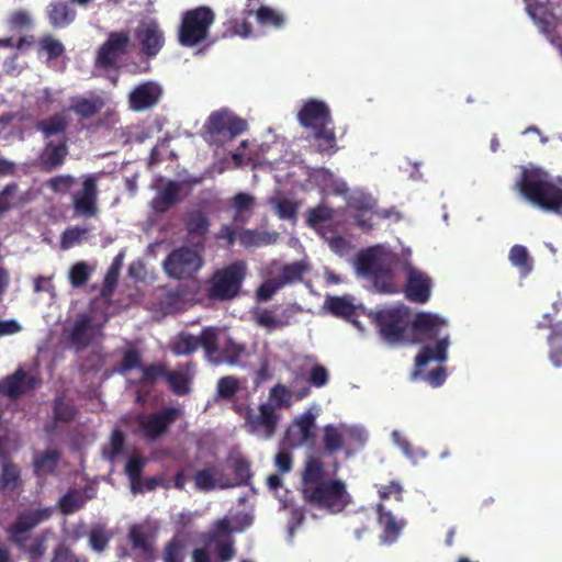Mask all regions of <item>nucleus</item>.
<instances>
[{
	"label": "nucleus",
	"instance_id": "nucleus-1",
	"mask_svg": "<svg viewBox=\"0 0 562 562\" xmlns=\"http://www.w3.org/2000/svg\"><path fill=\"white\" fill-rule=\"evenodd\" d=\"M301 481L304 501L317 508L338 514L350 503L345 482L327 479L326 467L319 456L306 458Z\"/></svg>",
	"mask_w": 562,
	"mask_h": 562
},
{
	"label": "nucleus",
	"instance_id": "nucleus-2",
	"mask_svg": "<svg viewBox=\"0 0 562 562\" xmlns=\"http://www.w3.org/2000/svg\"><path fill=\"white\" fill-rule=\"evenodd\" d=\"M409 325L413 342L436 340L435 346L425 345L416 355L415 369L412 373V379L416 380L420 374V369L430 361L446 362L450 341L448 335L441 336V330L447 326V323L437 315L425 312L417 313Z\"/></svg>",
	"mask_w": 562,
	"mask_h": 562
},
{
	"label": "nucleus",
	"instance_id": "nucleus-3",
	"mask_svg": "<svg viewBox=\"0 0 562 562\" xmlns=\"http://www.w3.org/2000/svg\"><path fill=\"white\" fill-rule=\"evenodd\" d=\"M516 188L532 206L562 215V187L540 168H524Z\"/></svg>",
	"mask_w": 562,
	"mask_h": 562
},
{
	"label": "nucleus",
	"instance_id": "nucleus-4",
	"mask_svg": "<svg viewBox=\"0 0 562 562\" xmlns=\"http://www.w3.org/2000/svg\"><path fill=\"white\" fill-rule=\"evenodd\" d=\"M246 276L247 263L244 260L216 269L205 281V295L214 302L232 301L240 294Z\"/></svg>",
	"mask_w": 562,
	"mask_h": 562
},
{
	"label": "nucleus",
	"instance_id": "nucleus-5",
	"mask_svg": "<svg viewBox=\"0 0 562 562\" xmlns=\"http://www.w3.org/2000/svg\"><path fill=\"white\" fill-rule=\"evenodd\" d=\"M367 440V432L360 428L328 424L323 428L321 456L331 457L342 452L349 459L366 446Z\"/></svg>",
	"mask_w": 562,
	"mask_h": 562
},
{
	"label": "nucleus",
	"instance_id": "nucleus-6",
	"mask_svg": "<svg viewBox=\"0 0 562 562\" xmlns=\"http://www.w3.org/2000/svg\"><path fill=\"white\" fill-rule=\"evenodd\" d=\"M216 14L211 7L199 5L184 11L178 27V42L182 47H195L209 41Z\"/></svg>",
	"mask_w": 562,
	"mask_h": 562
},
{
	"label": "nucleus",
	"instance_id": "nucleus-7",
	"mask_svg": "<svg viewBox=\"0 0 562 562\" xmlns=\"http://www.w3.org/2000/svg\"><path fill=\"white\" fill-rule=\"evenodd\" d=\"M411 310L404 304L379 308L371 313V318L382 339L389 344L407 340L406 333L411 324Z\"/></svg>",
	"mask_w": 562,
	"mask_h": 562
},
{
	"label": "nucleus",
	"instance_id": "nucleus-8",
	"mask_svg": "<svg viewBox=\"0 0 562 562\" xmlns=\"http://www.w3.org/2000/svg\"><path fill=\"white\" fill-rule=\"evenodd\" d=\"M202 255L189 246L173 249L164 260L162 267L169 278L184 280L192 278L202 267Z\"/></svg>",
	"mask_w": 562,
	"mask_h": 562
},
{
	"label": "nucleus",
	"instance_id": "nucleus-9",
	"mask_svg": "<svg viewBox=\"0 0 562 562\" xmlns=\"http://www.w3.org/2000/svg\"><path fill=\"white\" fill-rule=\"evenodd\" d=\"M248 127L247 121L228 109L212 112L207 117L204 130L213 140H232L243 134Z\"/></svg>",
	"mask_w": 562,
	"mask_h": 562
},
{
	"label": "nucleus",
	"instance_id": "nucleus-10",
	"mask_svg": "<svg viewBox=\"0 0 562 562\" xmlns=\"http://www.w3.org/2000/svg\"><path fill=\"white\" fill-rule=\"evenodd\" d=\"M53 514V507L27 509L20 513L8 529L9 540L20 549L25 548L27 533L40 524L48 520Z\"/></svg>",
	"mask_w": 562,
	"mask_h": 562
},
{
	"label": "nucleus",
	"instance_id": "nucleus-11",
	"mask_svg": "<svg viewBox=\"0 0 562 562\" xmlns=\"http://www.w3.org/2000/svg\"><path fill=\"white\" fill-rule=\"evenodd\" d=\"M281 416L276 412V407L268 403H261L256 412L251 409L249 416L244 423V428L250 435L261 439H270L274 436Z\"/></svg>",
	"mask_w": 562,
	"mask_h": 562
},
{
	"label": "nucleus",
	"instance_id": "nucleus-12",
	"mask_svg": "<svg viewBox=\"0 0 562 562\" xmlns=\"http://www.w3.org/2000/svg\"><path fill=\"white\" fill-rule=\"evenodd\" d=\"M316 415L307 409L296 416L288 426L281 445L284 448H299L315 440Z\"/></svg>",
	"mask_w": 562,
	"mask_h": 562
},
{
	"label": "nucleus",
	"instance_id": "nucleus-13",
	"mask_svg": "<svg viewBox=\"0 0 562 562\" xmlns=\"http://www.w3.org/2000/svg\"><path fill=\"white\" fill-rule=\"evenodd\" d=\"M180 416V408L165 407L140 419L138 426L145 439L155 441L162 437Z\"/></svg>",
	"mask_w": 562,
	"mask_h": 562
},
{
	"label": "nucleus",
	"instance_id": "nucleus-14",
	"mask_svg": "<svg viewBox=\"0 0 562 562\" xmlns=\"http://www.w3.org/2000/svg\"><path fill=\"white\" fill-rule=\"evenodd\" d=\"M130 42L128 32H111L97 52L95 65L103 69L115 67L119 59L127 54Z\"/></svg>",
	"mask_w": 562,
	"mask_h": 562
},
{
	"label": "nucleus",
	"instance_id": "nucleus-15",
	"mask_svg": "<svg viewBox=\"0 0 562 562\" xmlns=\"http://www.w3.org/2000/svg\"><path fill=\"white\" fill-rule=\"evenodd\" d=\"M201 182V178H189L182 181L169 180L166 186L159 190L151 201V207L156 213H166L172 206L181 202L180 193L186 190V195L190 194L191 188Z\"/></svg>",
	"mask_w": 562,
	"mask_h": 562
},
{
	"label": "nucleus",
	"instance_id": "nucleus-16",
	"mask_svg": "<svg viewBox=\"0 0 562 562\" xmlns=\"http://www.w3.org/2000/svg\"><path fill=\"white\" fill-rule=\"evenodd\" d=\"M135 38L147 58L156 57L165 45V33L154 19L139 22L135 30Z\"/></svg>",
	"mask_w": 562,
	"mask_h": 562
},
{
	"label": "nucleus",
	"instance_id": "nucleus-17",
	"mask_svg": "<svg viewBox=\"0 0 562 562\" xmlns=\"http://www.w3.org/2000/svg\"><path fill=\"white\" fill-rule=\"evenodd\" d=\"M432 280L431 278L408 265L406 267V284L404 289L405 297L413 303L425 304L431 295Z\"/></svg>",
	"mask_w": 562,
	"mask_h": 562
},
{
	"label": "nucleus",
	"instance_id": "nucleus-18",
	"mask_svg": "<svg viewBox=\"0 0 562 562\" xmlns=\"http://www.w3.org/2000/svg\"><path fill=\"white\" fill-rule=\"evenodd\" d=\"M98 178L94 175H87L82 178V188L74 193L72 204L76 213L93 217L98 213Z\"/></svg>",
	"mask_w": 562,
	"mask_h": 562
},
{
	"label": "nucleus",
	"instance_id": "nucleus-19",
	"mask_svg": "<svg viewBox=\"0 0 562 562\" xmlns=\"http://www.w3.org/2000/svg\"><path fill=\"white\" fill-rule=\"evenodd\" d=\"M375 512L378 524L381 527L380 542L386 546L395 543L406 527L407 521L404 518H397L382 503L376 505Z\"/></svg>",
	"mask_w": 562,
	"mask_h": 562
},
{
	"label": "nucleus",
	"instance_id": "nucleus-20",
	"mask_svg": "<svg viewBox=\"0 0 562 562\" xmlns=\"http://www.w3.org/2000/svg\"><path fill=\"white\" fill-rule=\"evenodd\" d=\"M220 329L215 327V341L214 352L207 356V359L214 364H231L239 363L241 357L246 352L244 344L236 342L233 338L226 337L224 341L220 340Z\"/></svg>",
	"mask_w": 562,
	"mask_h": 562
},
{
	"label": "nucleus",
	"instance_id": "nucleus-21",
	"mask_svg": "<svg viewBox=\"0 0 562 562\" xmlns=\"http://www.w3.org/2000/svg\"><path fill=\"white\" fill-rule=\"evenodd\" d=\"M297 120L304 128H316L333 124L328 105L319 100L310 99L297 114Z\"/></svg>",
	"mask_w": 562,
	"mask_h": 562
},
{
	"label": "nucleus",
	"instance_id": "nucleus-22",
	"mask_svg": "<svg viewBox=\"0 0 562 562\" xmlns=\"http://www.w3.org/2000/svg\"><path fill=\"white\" fill-rule=\"evenodd\" d=\"M215 327H205L199 336L186 335L176 345L175 351L178 355H191L201 347L205 357L214 352Z\"/></svg>",
	"mask_w": 562,
	"mask_h": 562
},
{
	"label": "nucleus",
	"instance_id": "nucleus-23",
	"mask_svg": "<svg viewBox=\"0 0 562 562\" xmlns=\"http://www.w3.org/2000/svg\"><path fill=\"white\" fill-rule=\"evenodd\" d=\"M40 383V379L35 375H27L23 369H18L0 381V392L10 398H18L37 387Z\"/></svg>",
	"mask_w": 562,
	"mask_h": 562
},
{
	"label": "nucleus",
	"instance_id": "nucleus-24",
	"mask_svg": "<svg viewBox=\"0 0 562 562\" xmlns=\"http://www.w3.org/2000/svg\"><path fill=\"white\" fill-rule=\"evenodd\" d=\"M161 98L160 87L146 81L136 86L128 94V106L131 110L139 112L155 106Z\"/></svg>",
	"mask_w": 562,
	"mask_h": 562
},
{
	"label": "nucleus",
	"instance_id": "nucleus-25",
	"mask_svg": "<svg viewBox=\"0 0 562 562\" xmlns=\"http://www.w3.org/2000/svg\"><path fill=\"white\" fill-rule=\"evenodd\" d=\"M325 306L333 316L346 319L360 328L358 307L355 305L351 296H328L325 301Z\"/></svg>",
	"mask_w": 562,
	"mask_h": 562
},
{
	"label": "nucleus",
	"instance_id": "nucleus-26",
	"mask_svg": "<svg viewBox=\"0 0 562 562\" xmlns=\"http://www.w3.org/2000/svg\"><path fill=\"white\" fill-rule=\"evenodd\" d=\"M46 15L54 29H63L74 22L76 11L63 0H54L46 8Z\"/></svg>",
	"mask_w": 562,
	"mask_h": 562
},
{
	"label": "nucleus",
	"instance_id": "nucleus-27",
	"mask_svg": "<svg viewBox=\"0 0 562 562\" xmlns=\"http://www.w3.org/2000/svg\"><path fill=\"white\" fill-rule=\"evenodd\" d=\"M105 105V101L100 95L90 98L77 97L72 99L69 110L75 112L80 119L88 120L98 114Z\"/></svg>",
	"mask_w": 562,
	"mask_h": 562
},
{
	"label": "nucleus",
	"instance_id": "nucleus-28",
	"mask_svg": "<svg viewBox=\"0 0 562 562\" xmlns=\"http://www.w3.org/2000/svg\"><path fill=\"white\" fill-rule=\"evenodd\" d=\"M234 479L231 480L221 474L220 488L248 485L251 479L250 463L244 458H236L233 461Z\"/></svg>",
	"mask_w": 562,
	"mask_h": 562
},
{
	"label": "nucleus",
	"instance_id": "nucleus-29",
	"mask_svg": "<svg viewBox=\"0 0 562 562\" xmlns=\"http://www.w3.org/2000/svg\"><path fill=\"white\" fill-rule=\"evenodd\" d=\"M186 231L192 237H205L211 227V220L202 210H192L186 214Z\"/></svg>",
	"mask_w": 562,
	"mask_h": 562
},
{
	"label": "nucleus",
	"instance_id": "nucleus-30",
	"mask_svg": "<svg viewBox=\"0 0 562 562\" xmlns=\"http://www.w3.org/2000/svg\"><path fill=\"white\" fill-rule=\"evenodd\" d=\"M68 155V146L64 139L59 144H54L52 140L45 144V149L41 156V161L46 170H53L61 166Z\"/></svg>",
	"mask_w": 562,
	"mask_h": 562
},
{
	"label": "nucleus",
	"instance_id": "nucleus-31",
	"mask_svg": "<svg viewBox=\"0 0 562 562\" xmlns=\"http://www.w3.org/2000/svg\"><path fill=\"white\" fill-rule=\"evenodd\" d=\"M68 126L69 119L64 112L55 113L49 117L38 121L36 124L37 131H40L45 138H49L58 134H65Z\"/></svg>",
	"mask_w": 562,
	"mask_h": 562
},
{
	"label": "nucleus",
	"instance_id": "nucleus-32",
	"mask_svg": "<svg viewBox=\"0 0 562 562\" xmlns=\"http://www.w3.org/2000/svg\"><path fill=\"white\" fill-rule=\"evenodd\" d=\"M510 263L518 269L520 278H527L533 269V260L527 249L522 245H514L508 254Z\"/></svg>",
	"mask_w": 562,
	"mask_h": 562
},
{
	"label": "nucleus",
	"instance_id": "nucleus-33",
	"mask_svg": "<svg viewBox=\"0 0 562 562\" xmlns=\"http://www.w3.org/2000/svg\"><path fill=\"white\" fill-rule=\"evenodd\" d=\"M128 540L132 549L138 551L144 558L151 559L154 557V547L149 540L148 533L142 526L134 525L128 531Z\"/></svg>",
	"mask_w": 562,
	"mask_h": 562
},
{
	"label": "nucleus",
	"instance_id": "nucleus-34",
	"mask_svg": "<svg viewBox=\"0 0 562 562\" xmlns=\"http://www.w3.org/2000/svg\"><path fill=\"white\" fill-rule=\"evenodd\" d=\"M90 328L91 321L87 316H82L75 322L74 327L69 334V341L77 350H82L90 345Z\"/></svg>",
	"mask_w": 562,
	"mask_h": 562
},
{
	"label": "nucleus",
	"instance_id": "nucleus-35",
	"mask_svg": "<svg viewBox=\"0 0 562 562\" xmlns=\"http://www.w3.org/2000/svg\"><path fill=\"white\" fill-rule=\"evenodd\" d=\"M22 484L20 468L9 461L3 462L0 474V492L10 493L19 488Z\"/></svg>",
	"mask_w": 562,
	"mask_h": 562
},
{
	"label": "nucleus",
	"instance_id": "nucleus-36",
	"mask_svg": "<svg viewBox=\"0 0 562 562\" xmlns=\"http://www.w3.org/2000/svg\"><path fill=\"white\" fill-rule=\"evenodd\" d=\"M221 474H224L215 465L205 467L196 471L194 475V483L200 491H212L220 487Z\"/></svg>",
	"mask_w": 562,
	"mask_h": 562
},
{
	"label": "nucleus",
	"instance_id": "nucleus-37",
	"mask_svg": "<svg viewBox=\"0 0 562 562\" xmlns=\"http://www.w3.org/2000/svg\"><path fill=\"white\" fill-rule=\"evenodd\" d=\"M314 131V138L317 142V151L334 154L337 150L336 135L329 125H322L316 127Z\"/></svg>",
	"mask_w": 562,
	"mask_h": 562
},
{
	"label": "nucleus",
	"instance_id": "nucleus-38",
	"mask_svg": "<svg viewBox=\"0 0 562 562\" xmlns=\"http://www.w3.org/2000/svg\"><path fill=\"white\" fill-rule=\"evenodd\" d=\"M60 459V452L56 449L46 450L41 456L36 457L33 462L34 473L40 476L43 474H50L57 468Z\"/></svg>",
	"mask_w": 562,
	"mask_h": 562
},
{
	"label": "nucleus",
	"instance_id": "nucleus-39",
	"mask_svg": "<svg viewBox=\"0 0 562 562\" xmlns=\"http://www.w3.org/2000/svg\"><path fill=\"white\" fill-rule=\"evenodd\" d=\"M53 414L55 422L70 423L78 414L72 402L67 401L64 395H58L53 401Z\"/></svg>",
	"mask_w": 562,
	"mask_h": 562
},
{
	"label": "nucleus",
	"instance_id": "nucleus-40",
	"mask_svg": "<svg viewBox=\"0 0 562 562\" xmlns=\"http://www.w3.org/2000/svg\"><path fill=\"white\" fill-rule=\"evenodd\" d=\"M86 505V497L77 490H70L58 501V508L63 515L74 514Z\"/></svg>",
	"mask_w": 562,
	"mask_h": 562
},
{
	"label": "nucleus",
	"instance_id": "nucleus-41",
	"mask_svg": "<svg viewBox=\"0 0 562 562\" xmlns=\"http://www.w3.org/2000/svg\"><path fill=\"white\" fill-rule=\"evenodd\" d=\"M257 22L262 26H273L281 29L285 24V18L280 12L267 5H260L257 8L256 13Z\"/></svg>",
	"mask_w": 562,
	"mask_h": 562
},
{
	"label": "nucleus",
	"instance_id": "nucleus-42",
	"mask_svg": "<svg viewBox=\"0 0 562 562\" xmlns=\"http://www.w3.org/2000/svg\"><path fill=\"white\" fill-rule=\"evenodd\" d=\"M374 288L385 294L397 292V285L391 269L381 267L372 277Z\"/></svg>",
	"mask_w": 562,
	"mask_h": 562
},
{
	"label": "nucleus",
	"instance_id": "nucleus-43",
	"mask_svg": "<svg viewBox=\"0 0 562 562\" xmlns=\"http://www.w3.org/2000/svg\"><path fill=\"white\" fill-rule=\"evenodd\" d=\"M356 265L358 272L368 277H372L382 267L379 258L371 249L361 251L357 256Z\"/></svg>",
	"mask_w": 562,
	"mask_h": 562
},
{
	"label": "nucleus",
	"instance_id": "nucleus-44",
	"mask_svg": "<svg viewBox=\"0 0 562 562\" xmlns=\"http://www.w3.org/2000/svg\"><path fill=\"white\" fill-rule=\"evenodd\" d=\"M225 31L222 34V37H234V36H240V37H249L252 34V25L247 20L232 18L224 22L223 24Z\"/></svg>",
	"mask_w": 562,
	"mask_h": 562
},
{
	"label": "nucleus",
	"instance_id": "nucleus-45",
	"mask_svg": "<svg viewBox=\"0 0 562 562\" xmlns=\"http://www.w3.org/2000/svg\"><path fill=\"white\" fill-rule=\"evenodd\" d=\"M144 467L145 460L139 454L132 456L125 464V473L132 482L133 493L143 492L142 487L137 485V482L140 479Z\"/></svg>",
	"mask_w": 562,
	"mask_h": 562
},
{
	"label": "nucleus",
	"instance_id": "nucleus-46",
	"mask_svg": "<svg viewBox=\"0 0 562 562\" xmlns=\"http://www.w3.org/2000/svg\"><path fill=\"white\" fill-rule=\"evenodd\" d=\"M292 392L283 384H277L269 391L268 404L278 408H289L292 405Z\"/></svg>",
	"mask_w": 562,
	"mask_h": 562
},
{
	"label": "nucleus",
	"instance_id": "nucleus-47",
	"mask_svg": "<svg viewBox=\"0 0 562 562\" xmlns=\"http://www.w3.org/2000/svg\"><path fill=\"white\" fill-rule=\"evenodd\" d=\"M305 271L306 266L302 261H295L285 265L277 279L282 283L283 288L286 284L301 281Z\"/></svg>",
	"mask_w": 562,
	"mask_h": 562
},
{
	"label": "nucleus",
	"instance_id": "nucleus-48",
	"mask_svg": "<svg viewBox=\"0 0 562 562\" xmlns=\"http://www.w3.org/2000/svg\"><path fill=\"white\" fill-rule=\"evenodd\" d=\"M239 390V382L233 375L222 376L216 384L217 396L221 400L233 401Z\"/></svg>",
	"mask_w": 562,
	"mask_h": 562
},
{
	"label": "nucleus",
	"instance_id": "nucleus-49",
	"mask_svg": "<svg viewBox=\"0 0 562 562\" xmlns=\"http://www.w3.org/2000/svg\"><path fill=\"white\" fill-rule=\"evenodd\" d=\"M170 390L176 395H186L190 391V380L188 375L179 371H168L166 375Z\"/></svg>",
	"mask_w": 562,
	"mask_h": 562
},
{
	"label": "nucleus",
	"instance_id": "nucleus-50",
	"mask_svg": "<svg viewBox=\"0 0 562 562\" xmlns=\"http://www.w3.org/2000/svg\"><path fill=\"white\" fill-rule=\"evenodd\" d=\"M256 322L259 326L267 328L268 330H274L277 328L285 327L290 324L289 317H276L270 311L263 310L256 316Z\"/></svg>",
	"mask_w": 562,
	"mask_h": 562
},
{
	"label": "nucleus",
	"instance_id": "nucleus-51",
	"mask_svg": "<svg viewBox=\"0 0 562 562\" xmlns=\"http://www.w3.org/2000/svg\"><path fill=\"white\" fill-rule=\"evenodd\" d=\"M38 44L41 50L47 54V58L49 60L57 59L65 53V47L63 43L54 38L52 35H45L41 37Z\"/></svg>",
	"mask_w": 562,
	"mask_h": 562
},
{
	"label": "nucleus",
	"instance_id": "nucleus-52",
	"mask_svg": "<svg viewBox=\"0 0 562 562\" xmlns=\"http://www.w3.org/2000/svg\"><path fill=\"white\" fill-rule=\"evenodd\" d=\"M111 540V536L103 526L95 525L89 533V544L97 552H103Z\"/></svg>",
	"mask_w": 562,
	"mask_h": 562
},
{
	"label": "nucleus",
	"instance_id": "nucleus-53",
	"mask_svg": "<svg viewBox=\"0 0 562 562\" xmlns=\"http://www.w3.org/2000/svg\"><path fill=\"white\" fill-rule=\"evenodd\" d=\"M274 211L279 218L288 221H296L299 205L285 198L278 199L273 202Z\"/></svg>",
	"mask_w": 562,
	"mask_h": 562
},
{
	"label": "nucleus",
	"instance_id": "nucleus-54",
	"mask_svg": "<svg viewBox=\"0 0 562 562\" xmlns=\"http://www.w3.org/2000/svg\"><path fill=\"white\" fill-rule=\"evenodd\" d=\"M52 535L50 529H45L33 539L32 543L26 548L31 559H40L45 554L47 550L46 542Z\"/></svg>",
	"mask_w": 562,
	"mask_h": 562
},
{
	"label": "nucleus",
	"instance_id": "nucleus-55",
	"mask_svg": "<svg viewBox=\"0 0 562 562\" xmlns=\"http://www.w3.org/2000/svg\"><path fill=\"white\" fill-rule=\"evenodd\" d=\"M120 269L121 262L120 257L117 256L105 273L103 286L101 290V294L103 296L112 295L114 288L119 281Z\"/></svg>",
	"mask_w": 562,
	"mask_h": 562
},
{
	"label": "nucleus",
	"instance_id": "nucleus-56",
	"mask_svg": "<svg viewBox=\"0 0 562 562\" xmlns=\"http://www.w3.org/2000/svg\"><path fill=\"white\" fill-rule=\"evenodd\" d=\"M125 436L122 430L115 429L111 434L109 450H104V456L110 461H115L116 458L124 452Z\"/></svg>",
	"mask_w": 562,
	"mask_h": 562
},
{
	"label": "nucleus",
	"instance_id": "nucleus-57",
	"mask_svg": "<svg viewBox=\"0 0 562 562\" xmlns=\"http://www.w3.org/2000/svg\"><path fill=\"white\" fill-rule=\"evenodd\" d=\"M239 243L245 247L270 244V237L265 232L245 229L239 235Z\"/></svg>",
	"mask_w": 562,
	"mask_h": 562
},
{
	"label": "nucleus",
	"instance_id": "nucleus-58",
	"mask_svg": "<svg viewBox=\"0 0 562 562\" xmlns=\"http://www.w3.org/2000/svg\"><path fill=\"white\" fill-rule=\"evenodd\" d=\"M306 381L311 386L321 389L328 383L329 372L323 364L315 363L308 370Z\"/></svg>",
	"mask_w": 562,
	"mask_h": 562
},
{
	"label": "nucleus",
	"instance_id": "nucleus-59",
	"mask_svg": "<svg viewBox=\"0 0 562 562\" xmlns=\"http://www.w3.org/2000/svg\"><path fill=\"white\" fill-rule=\"evenodd\" d=\"M183 544L178 538L169 540L162 552L164 562H183Z\"/></svg>",
	"mask_w": 562,
	"mask_h": 562
},
{
	"label": "nucleus",
	"instance_id": "nucleus-60",
	"mask_svg": "<svg viewBox=\"0 0 562 562\" xmlns=\"http://www.w3.org/2000/svg\"><path fill=\"white\" fill-rule=\"evenodd\" d=\"M90 277V270L86 262L75 263L69 271V281L74 288L86 284Z\"/></svg>",
	"mask_w": 562,
	"mask_h": 562
},
{
	"label": "nucleus",
	"instance_id": "nucleus-61",
	"mask_svg": "<svg viewBox=\"0 0 562 562\" xmlns=\"http://www.w3.org/2000/svg\"><path fill=\"white\" fill-rule=\"evenodd\" d=\"M403 493L404 488L398 481H391L389 484L378 486V494L381 501H386L393 496L395 501L402 502Z\"/></svg>",
	"mask_w": 562,
	"mask_h": 562
},
{
	"label": "nucleus",
	"instance_id": "nucleus-62",
	"mask_svg": "<svg viewBox=\"0 0 562 562\" xmlns=\"http://www.w3.org/2000/svg\"><path fill=\"white\" fill-rule=\"evenodd\" d=\"M88 233L87 228H81L78 226L67 228L60 239L61 248L69 249L78 244L81 238Z\"/></svg>",
	"mask_w": 562,
	"mask_h": 562
},
{
	"label": "nucleus",
	"instance_id": "nucleus-63",
	"mask_svg": "<svg viewBox=\"0 0 562 562\" xmlns=\"http://www.w3.org/2000/svg\"><path fill=\"white\" fill-rule=\"evenodd\" d=\"M167 372L162 364H149L143 368L142 382L154 385L158 379H165Z\"/></svg>",
	"mask_w": 562,
	"mask_h": 562
},
{
	"label": "nucleus",
	"instance_id": "nucleus-64",
	"mask_svg": "<svg viewBox=\"0 0 562 562\" xmlns=\"http://www.w3.org/2000/svg\"><path fill=\"white\" fill-rule=\"evenodd\" d=\"M142 364L140 352L136 349L125 350L121 361V372L126 373L133 369L139 368Z\"/></svg>",
	"mask_w": 562,
	"mask_h": 562
}]
</instances>
